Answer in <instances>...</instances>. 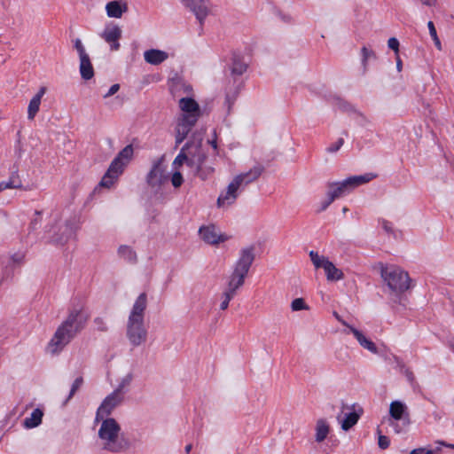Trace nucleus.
<instances>
[{"instance_id":"1","label":"nucleus","mask_w":454,"mask_h":454,"mask_svg":"<svg viewBox=\"0 0 454 454\" xmlns=\"http://www.w3.org/2000/svg\"><path fill=\"white\" fill-rule=\"evenodd\" d=\"M201 145L202 137L200 135H192L173 160V168H179L185 163L193 169L196 176L202 180H206L214 173L215 169L210 166L205 165L207 154L202 150Z\"/></svg>"},{"instance_id":"2","label":"nucleus","mask_w":454,"mask_h":454,"mask_svg":"<svg viewBox=\"0 0 454 454\" xmlns=\"http://www.w3.org/2000/svg\"><path fill=\"white\" fill-rule=\"evenodd\" d=\"M88 316L82 309H74L58 326L47 344L46 350L51 355L61 352L71 340L84 328Z\"/></svg>"},{"instance_id":"3","label":"nucleus","mask_w":454,"mask_h":454,"mask_svg":"<svg viewBox=\"0 0 454 454\" xmlns=\"http://www.w3.org/2000/svg\"><path fill=\"white\" fill-rule=\"evenodd\" d=\"M184 90L187 96L178 100V106L181 111L176 126V145H178L186 138L192 129L201 116L199 104L190 97L192 88L190 85H184Z\"/></svg>"},{"instance_id":"4","label":"nucleus","mask_w":454,"mask_h":454,"mask_svg":"<svg viewBox=\"0 0 454 454\" xmlns=\"http://www.w3.org/2000/svg\"><path fill=\"white\" fill-rule=\"evenodd\" d=\"M147 298L145 293L135 301L126 325V337L131 347L137 348L147 340V330L145 326V311Z\"/></svg>"},{"instance_id":"5","label":"nucleus","mask_w":454,"mask_h":454,"mask_svg":"<svg viewBox=\"0 0 454 454\" xmlns=\"http://www.w3.org/2000/svg\"><path fill=\"white\" fill-rule=\"evenodd\" d=\"M98 435L99 444L106 451L121 453L130 448V441L114 419H103Z\"/></svg>"},{"instance_id":"6","label":"nucleus","mask_w":454,"mask_h":454,"mask_svg":"<svg viewBox=\"0 0 454 454\" xmlns=\"http://www.w3.org/2000/svg\"><path fill=\"white\" fill-rule=\"evenodd\" d=\"M254 260V247H249L240 251L239 257L228 277L225 291L236 295L238 290L245 284V279Z\"/></svg>"},{"instance_id":"7","label":"nucleus","mask_w":454,"mask_h":454,"mask_svg":"<svg viewBox=\"0 0 454 454\" xmlns=\"http://www.w3.org/2000/svg\"><path fill=\"white\" fill-rule=\"evenodd\" d=\"M380 276L389 291L395 295L406 292L411 286V278L406 271L395 265H380Z\"/></svg>"},{"instance_id":"8","label":"nucleus","mask_w":454,"mask_h":454,"mask_svg":"<svg viewBox=\"0 0 454 454\" xmlns=\"http://www.w3.org/2000/svg\"><path fill=\"white\" fill-rule=\"evenodd\" d=\"M133 155L131 145L125 146L111 162L106 173L100 181V185L110 188L123 172L125 166L129 162Z\"/></svg>"},{"instance_id":"9","label":"nucleus","mask_w":454,"mask_h":454,"mask_svg":"<svg viewBox=\"0 0 454 454\" xmlns=\"http://www.w3.org/2000/svg\"><path fill=\"white\" fill-rule=\"evenodd\" d=\"M376 177L372 173H366L359 176H349L341 182L328 184V190L331 192L332 200H336L351 192L356 187L367 184Z\"/></svg>"},{"instance_id":"10","label":"nucleus","mask_w":454,"mask_h":454,"mask_svg":"<svg viewBox=\"0 0 454 454\" xmlns=\"http://www.w3.org/2000/svg\"><path fill=\"white\" fill-rule=\"evenodd\" d=\"M309 255L316 270H324L327 281L336 282L344 278L343 271L337 268L328 257L314 250L309 251Z\"/></svg>"},{"instance_id":"11","label":"nucleus","mask_w":454,"mask_h":454,"mask_svg":"<svg viewBox=\"0 0 454 454\" xmlns=\"http://www.w3.org/2000/svg\"><path fill=\"white\" fill-rule=\"evenodd\" d=\"M46 232L49 242L63 245L71 237L74 230L70 223L55 220L54 223L46 230Z\"/></svg>"},{"instance_id":"12","label":"nucleus","mask_w":454,"mask_h":454,"mask_svg":"<svg viewBox=\"0 0 454 454\" xmlns=\"http://www.w3.org/2000/svg\"><path fill=\"white\" fill-rule=\"evenodd\" d=\"M73 43L79 57L81 76L84 80H90L94 76V68L85 46L80 38L74 39Z\"/></svg>"},{"instance_id":"13","label":"nucleus","mask_w":454,"mask_h":454,"mask_svg":"<svg viewBox=\"0 0 454 454\" xmlns=\"http://www.w3.org/2000/svg\"><path fill=\"white\" fill-rule=\"evenodd\" d=\"M124 401V395L121 394L120 390H114L111 394L106 395L97 411V420L107 419L112 411L121 405Z\"/></svg>"},{"instance_id":"14","label":"nucleus","mask_w":454,"mask_h":454,"mask_svg":"<svg viewBox=\"0 0 454 454\" xmlns=\"http://www.w3.org/2000/svg\"><path fill=\"white\" fill-rule=\"evenodd\" d=\"M163 162V157L153 161L152 168L146 176V182L149 186L153 188L160 187L168 181V176Z\"/></svg>"},{"instance_id":"15","label":"nucleus","mask_w":454,"mask_h":454,"mask_svg":"<svg viewBox=\"0 0 454 454\" xmlns=\"http://www.w3.org/2000/svg\"><path fill=\"white\" fill-rule=\"evenodd\" d=\"M241 189L233 179L227 185L226 189L223 190L217 198L216 207L220 209L226 210L230 207L235 204L238 197L239 191Z\"/></svg>"},{"instance_id":"16","label":"nucleus","mask_w":454,"mask_h":454,"mask_svg":"<svg viewBox=\"0 0 454 454\" xmlns=\"http://www.w3.org/2000/svg\"><path fill=\"white\" fill-rule=\"evenodd\" d=\"M122 31L117 25L107 26L100 34V36L110 45L111 51H118L120 49L119 40L121 39Z\"/></svg>"},{"instance_id":"17","label":"nucleus","mask_w":454,"mask_h":454,"mask_svg":"<svg viewBox=\"0 0 454 454\" xmlns=\"http://www.w3.org/2000/svg\"><path fill=\"white\" fill-rule=\"evenodd\" d=\"M199 232L200 238L206 243L210 245H216L226 240V237L223 235L214 225L201 227Z\"/></svg>"},{"instance_id":"18","label":"nucleus","mask_w":454,"mask_h":454,"mask_svg":"<svg viewBox=\"0 0 454 454\" xmlns=\"http://www.w3.org/2000/svg\"><path fill=\"white\" fill-rule=\"evenodd\" d=\"M185 5L192 10L200 23H202L210 13L208 0H190Z\"/></svg>"},{"instance_id":"19","label":"nucleus","mask_w":454,"mask_h":454,"mask_svg":"<svg viewBox=\"0 0 454 454\" xmlns=\"http://www.w3.org/2000/svg\"><path fill=\"white\" fill-rule=\"evenodd\" d=\"M263 171V167L257 165L249 169L246 173H240L233 177V180L237 182V184L243 188L246 185L257 180Z\"/></svg>"},{"instance_id":"20","label":"nucleus","mask_w":454,"mask_h":454,"mask_svg":"<svg viewBox=\"0 0 454 454\" xmlns=\"http://www.w3.org/2000/svg\"><path fill=\"white\" fill-rule=\"evenodd\" d=\"M362 414L363 409L358 408L357 410L346 413L343 418H341L340 415H338L336 419L340 424V428L347 432L358 422Z\"/></svg>"},{"instance_id":"21","label":"nucleus","mask_w":454,"mask_h":454,"mask_svg":"<svg viewBox=\"0 0 454 454\" xmlns=\"http://www.w3.org/2000/svg\"><path fill=\"white\" fill-rule=\"evenodd\" d=\"M348 332L353 333L354 337L356 339L361 347L373 354L378 353L376 344L368 339L360 330L353 327L352 325H348Z\"/></svg>"},{"instance_id":"22","label":"nucleus","mask_w":454,"mask_h":454,"mask_svg":"<svg viewBox=\"0 0 454 454\" xmlns=\"http://www.w3.org/2000/svg\"><path fill=\"white\" fill-rule=\"evenodd\" d=\"M106 14L110 18L120 19L128 12V4L124 1H111L106 5Z\"/></svg>"},{"instance_id":"23","label":"nucleus","mask_w":454,"mask_h":454,"mask_svg":"<svg viewBox=\"0 0 454 454\" xmlns=\"http://www.w3.org/2000/svg\"><path fill=\"white\" fill-rule=\"evenodd\" d=\"M331 431V426L325 418L318 419L315 425V441L317 443L323 442Z\"/></svg>"},{"instance_id":"24","label":"nucleus","mask_w":454,"mask_h":454,"mask_svg":"<svg viewBox=\"0 0 454 454\" xmlns=\"http://www.w3.org/2000/svg\"><path fill=\"white\" fill-rule=\"evenodd\" d=\"M46 92L45 87H41L37 93L30 99L27 106V119L33 121L39 112L42 98Z\"/></svg>"},{"instance_id":"25","label":"nucleus","mask_w":454,"mask_h":454,"mask_svg":"<svg viewBox=\"0 0 454 454\" xmlns=\"http://www.w3.org/2000/svg\"><path fill=\"white\" fill-rule=\"evenodd\" d=\"M168 54L161 50L151 49L144 52L145 62L151 65H160L168 59Z\"/></svg>"},{"instance_id":"26","label":"nucleus","mask_w":454,"mask_h":454,"mask_svg":"<svg viewBox=\"0 0 454 454\" xmlns=\"http://www.w3.org/2000/svg\"><path fill=\"white\" fill-rule=\"evenodd\" d=\"M43 412L40 409H35L30 417L26 418L23 421V426L26 428H34L42 423Z\"/></svg>"},{"instance_id":"27","label":"nucleus","mask_w":454,"mask_h":454,"mask_svg":"<svg viewBox=\"0 0 454 454\" xmlns=\"http://www.w3.org/2000/svg\"><path fill=\"white\" fill-rule=\"evenodd\" d=\"M405 410L406 406L402 402L394 401L390 403L389 414L394 419L399 420L402 419Z\"/></svg>"},{"instance_id":"28","label":"nucleus","mask_w":454,"mask_h":454,"mask_svg":"<svg viewBox=\"0 0 454 454\" xmlns=\"http://www.w3.org/2000/svg\"><path fill=\"white\" fill-rule=\"evenodd\" d=\"M247 68V65L239 58H234L231 64V74L235 75L243 74Z\"/></svg>"},{"instance_id":"29","label":"nucleus","mask_w":454,"mask_h":454,"mask_svg":"<svg viewBox=\"0 0 454 454\" xmlns=\"http://www.w3.org/2000/svg\"><path fill=\"white\" fill-rule=\"evenodd\" d=\"M25 259V254L21 252H16L10 255L8 265L11 268L20 266Z\"/></svg>"},{"instance_id":"30","label":"nucleus","mask_w":454,"mask_h":454,"mask_svg":"<svg viewBox=\"0 0 454 454\" xmlns=\"http://www.w3.org/2000/svg\"><path fill=\"white\" fill-rule=\"evenodd\" d=\"M132 380H133L132 373H127L125 376H123L120 380L119 384L114 390H120L121 394H122L124 395L125 388H127L130 385Z\"/></svg>"},{"instance_id":"31","label":"nucleus","mask_w":454,"mask_h":454,"mask_svg":"<svg viewBox=\"0 0 454 454\" xmlns=\"http://www.w3.org/2000/svg\"><path fill=\"white\" fill-rule=\"evenodd\" d=\"M5 184H9V189H20L22 188V182L17 172L12 173L8 181H4Z\"/></svg>"},{"instance_id":"32","label":"nucleus","mask_w":454,"mask_h":454,"mask_svg":"<svg viewBox=\"0 0 454 454\" xmlns=\"http://www.w3.org/2000/svg\"><path fill=\"white\" fill-rule=\"evenodd\" d=\"M118 253L121 256L126 260L131 262L136 259L135 252L128 246H121L118 249Z\"/></svg>"},{"instance_id":"33","label":"nucleus","mask_w":454,"mask_h":454,"mask_svg":"<svg viewBox=\"0 0 454 454\" xmlns=\"http://www.w3.org/2000/svg\"><path fill=\"white\" fill-rule=\"evenodd\" d=\"M236 295L227 292L223 291L221 295V303H220V309L221 310H226L229 307L230 301L235 297Z\"/></svg>"},{"instance_id":"34","label":"nucleus","mask_w":454,"mask_h":454,"mask_svg":"<svg viewBox=\"0 0 454 454\" xmlns=\"http://www.w3.org/2000/svg\"><path fill=\"white\" fill-rule=\"evenodd\" d=\"M291 308L294 311L309 309V306L305 303V301L302 298L294 299L291 303Z\"/></svg>"},{"instance_id":"35","label":"nucleus","mask_w":454,"mask_h":454,"mask_svg":"<svg viewBox=\"0 0 454 454\" xmlns=\"http://www.w3.org/2000/svg\"><path fill=\"white\" fill-rule=\"evenodd\" d=\"M174 169H175V171L171 176V183L175 188H178L182 185V184L184 182V178H183L182 174L178 170L179 168H174Z\"/></svg>"},{"instance_id":"36","label":"nucleus","mask_w":454,"mask_h":454,"mask_svg":"<svg viewBox=\"0 0 454 454\" xmlns=\"http://www.w3.org/2000/svg\"><path fill=\"white\" fill-rule=\"evenodd\" d=\"M361 52H362V57H363L362 58L363 65L365 67L367 60L370 58L375 57V54L372 51L367 49L365 46H364L362 48Z\"/></svg>"},{"instance_id":"37","label":"nucleus","mask_w":454,"mask_h":454,"mask_svg":"<svg viewBox=\"0 0 454 454\" xmlns=\"http://www.w3.org/2000/svg\"><path fill=\"white\" fill-rule=\"evenodd\" d=\"M82 383H83V380L82 377H78L77 379H75V380L74 381V383L72 385L70 394H69L67 400H69L74 395V393L80 388V387L82 385Z\"/></svg>"},{"instance_id":"38","label":"nucleus","mask_w":454,"mask_h":454,"mask_svg":"<svg viewBox=\"0 0 454 454\" xmlns=\"http://www.w3.org/2000/svg\"><path fill=\"white\" fill-rule=\"evenodd\" d=\"M344 144L343 138H339L336 142L333 143L327 148L328 153H335L337 152Z\"/></svg>"},{"instance_id":"39","label":"nucleus","mask_w":454,"mask_h":454,"mask_svg":"<svg viewBox=\"0 0 454 454\" xmlns=\"http://www.w3.org/2000/svg\"><path fill=\"white\" fill-rule=\"evenodd\" d=\"M380 224H381V227L383 228V230L387 233H388V234H393L394 233L393 225H392V223L389 221L382 219L380 221Z\"/></svg>"},{"instance_id":"40","label":"nucleus","mask_w":454,"mask_h":454,"mask_svg":"<svg viewBox=\"0 0 454 454\" xmlns=\"http://www.w3.org/2000/svg\"><path fill=\"white\" fill-rule=\"evenodd\" d=\"M378 443L380 449L385 450L389 446L390 441L388 437L385 435H380Z\"/></svg>"},{"instance_id":"41","label":"nucleus","mask_w":454,"mask_h":454,"mask_svg":"<svg viewBox=\"0 0 454 454\" xmlns=\"http://www.w3.org/2000/svg\"><path fill=\"white\" fill-rule=\"evenodd\" d=\"M387 45L390 49H392L393 51H395L396 53L398 52L399 51V42L396 38L395 37H391L388 39L387 41Z\"/></svg>"},{"instance_id":"42","label":"nucleus","mask_w":454,"mask_h":454,"mask_svg":"<svg viewBox=\"0 0 454 454\" xmlns=\"http://www.w3.org/2000/svg\"><path fill=\"white\" fill-rule=\"evenodd\" d=\"M95 324L97 325V328L99 330V331H102V332H105L107 330V326H106V324L104 322V320L100 317H98L95 319Z\"/></svg>"},{"instance_id":"43","label":"nucleus","mask_w":454,"mask_h":454,"mask_svg":"<svg viewBox=\"0 0 454 454\" xmlns=\"http://www.w3.org/2000/svg\"><path fill=\"white\" fill-rule=\"evenodd\" d=\"M120 90V85L118 83L113 84L107 93L104 95V98H108L114 95Z\"/></svg>"},{"instance_id":"44","label":"nucleus","mask_w":454,"mask_h":454,"mask_svg":"<svg viewBox=\"0 0 454 454\" xmlns=\"http://www.w3.org/2000/svg\"><path fill=\"white\" fill-rule=\"evenodd\" d=\"M410 454H434L432 450H426L424 448H419L411 450Z\"/></svg>"},{"instance_id":"45","label":"nucleus","mask_w":454,"mask_h":454,"mask_svg":"<svg viewBox=\"0 0 454 454\" xmlns=\"http://www.w3.org/2000/svg\"><path fill=\"white\" fill-rule=\"evenodd\" d=\"M334 200H332L331 198V192L328 190L327 192V200L324 202H322L321 210H325L328 206Z\"/></svg>"},{"instance_id":"46","label":"nucleus","mask_w":454,"mask_h":454,"mask_svg":"<svg viewBox=\"0 0 454 454\" xmlns=\"http://www.w3.org/2000/svg\"><path fill=\"white\" fill-rule=\"evenodd\" d=\"M334 200H332L331 198V192L328 190L327 192V200L324 202H322L321 210H325L328 206Z\"/></svg>"},{"instance_id":"47","label":"nucleus","mask_w":454,"mask_h":454,"mask_svg":"<svg viewBox=\"0 0 454 454\" xmlns=\"http://www.w3.org/2000/svg\"><path fill=\"white\" fill-rule=\"evenodd\" d=\"M427 27H428V30H429V34L433 38H434L435 36H437V32H436V29L434 27V25L432 21H428L427 22Z\"/></svg>"},{"instance_id":"48","label":"nucleus","mask_w":454,"mask_h":454,"mask_svg":"<svg viewBox=\"0 0 454 454\" xmlns=\"http://www.w3.org/2000/svg\"><path fill=\"white\" fill-rule=\"evenodd\" d=\"M438 0H420L421 4L425 6L433 7L437 4Z\"/></svg>"},{"instance_id":"49","label":"nucleus","mask_w":454,"mask_h":454,"mask_svg":"<svg viewBox=\"0 0 454 454\" xmlns=\"http://www.w3.org/2000/svg\"><path fill=\"white\" fill-rule=\"evenodd\" d=\"M333 316L335 318L341 323L343 325H345L348 328V325H349L345 320H343L337 312H333Z\"/></svg>"},{"instance_id":"50","label":"nucleus","mask_w":454,"mask_h":454,"mask_svg":"<svg viewBox=\"0 0 454 454\" xmlns=\"http://www.w3.org/2000/svg\"><path fill=\"white\" fill-rule=\"evenodd\" d=\"M405 375H406L407 379L409 380V381L411 382L414 380V374L410 370H408V369L405 370Z\"/></svg>"},{"instance_id":"51","label":"nucleus","mask_w":454,"mask_h":454,"mask_svg":"<svg viewBox=\"0 0 454 454\" xmlns=\"http://www.w3.org/2000/svg\"><path fill=\"white\" fill-rule=\"evenodd\" d=\"M433 40L434 42V44H435L436 48L441 51L442 50V44H441V42H440V39H439L438 35L435 36L434 38H433Z\"/></svg>"},{"instance_id":"52","label":"nucleus","mask_w":454,"mask_h":454,"mask_svg":"<svg viewBox=\"0 0 454 454\" xmlns=\"http://www.w3.org/2000/svg\"><path fill=\"white\" fill-rule=\"evenodd\" d=\"M8 185L9 184H5L4 181L1 182L0 183V192H3L4 190L9 189Z\"/></svg>"},{"instance_id":"53","label":"nucleus","mask_w":454,"mask_h":454,"mask_svg":"<svg viewBox=\"0 0 454 454\" xmlns=\"http://www.w3.org/2000/svg\"><path fill=\"white\" fill-rule=\"evenodd\" d=\"M8 185L9 184H5L4 181L1 182L0 183V192H3L4 190L9 189Z\"/></svg>"},{"instance_id":"54","label":"nucleus","mask_w":454,"mask_h":454,"mask_svg":"<svg viewBox=\"0 0 454 454\" xmlns=\"http://www.w3.org/2000/svg\"><path fill=\"white\" fill-rule=\"evenodd\" d=\"M354 408H355V405L348 406V404H342L341 411H344L345 410H351V409H354Z\"/></svg>"},{"instance_id":"55","label":"nucleus","mask_w":454,"mask_h":454,"mask_svg":"<svg viewBox=\"0 0 454 454\" xmlns=\"http://www.w3.org/2000/svg\"><path fill=\"white\" fill-rule=\"evenodd\" d=\"M440 444L443 445V446H446L448 448H451V449H454V444H448V443H445L443 442H439Z\"/></svg>"},{"instance_id":"56","label":"nucleus","mask_w":454,"mask_h":454,"mask_svg":"<svg viewBox=\"0 0 454 454\" xmlns=\"http://www.w3.org/2000/svg\"><path fill=\"white\" fill-rule=\"evenodd\" d=\"M191 450H192V444H188V445H186V447H185V452H186V453H189V452L191 451Z\"/></svg>"},{"instance_id":"57","label":"nucleus","mask_w":454,"mask_h":454,"mask_svg":"<svg viewBox=\"0 0 454 454\" xmlns=\"http://www.w3.org/2000/svg\"><path fill=\"white\" fill-rule=\"evenodd\" d=\"M396 66H397V69L400 71L402 68V62L400 59L397 60Z\"/></svg>"},{"instance_id":"58","label":"nucleus","mask_w":454,"mask_h":454,"mask_svg":"<svg viewBox=\"0 0 454 454\" xmlns=\"http://www.w3.org/2000/svg\"><path fill=\"white\" fill-rule=\"evenodd\" d=\"M210 144L212 145V146L216 149L217 145H216V141L215 140H213L210 142Z\"/></svg>"},{"instance_id":"59","label":"nucleus","mask_w":454,"mask_h":454,"mask_svg":"<svg viewBox=\"0 0 454 454\" xmlns=\"http://www.w3.org/2000/svg\"><path fill=\"white\" fill-rule=\"evenodd\" d=\"M342 211H343V213H346V212L348 211V208H347V207H344V208L342 209Z\"/></svg>"},{"instance_id":"60","label":"nucleus","mask_w":454,"mask_h":454,"mask_svg":"<svg viewBox=\"0 0 454 454\" xmlns=\"http://www.w3.org/2000/svg\"><path fill=\"white\" fill-rule=\"evenodd\" d=\"M184 2V4H185L186 3L190 2V0H182Z\"/></svg>"},{"instance_id":"61","label":"nucleus","mask_w":454,"mask_h":454,"mask_svg":"<svg viewBox=\"0 0 454 454\" xmlns=\"http://www.w3.org/2000/svg\"><path fill=\"white\" fill-rule=\"evenodd\" d=\"M32 224H33V225H35V224H36V220H34V221L32 222Z\"/></svg>"}]
</instances>
